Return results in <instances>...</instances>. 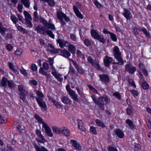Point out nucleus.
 <instances>
[{"instance_id":"37","label":"nucleus","mask_w":151,"mask_h":151,"mask_svg":"<svg viewBox=\"0 0 151 151\" xmlns=\"http://www.w3.org/2000/svg\"><path fill=\"white\" fill-rule=\"evenodd\" d=\"M7 84L9 87L10 88H14L15 85V84L14 83V82L12 80L8 81Z\"/></svg>"},{"instance_id":"36","label":"nucleus","mask_w":151,"mask_h":151,"mask_svg":"<svg viewBox=\"0 0 151 151\" xmlns=\"http://www.w3.org/2000/svg\"><path fill=\"white\" fill-rule=\"evenodd\" d=\"M57 17L58 18L60 19L61 18H63L64 16H65V14H64L61 11H58L57 14Z\"/></svg>"},{"instance_id":"32","label":"nucleus","mask_w":151,"mask_h":151,"mask_svg":"<svg viewBox=\"0 0 151 151\" xmlns=\"http://www.w3.org/2000/svg\"><path fill=\"white\" fill-rule=\"evenodd\" d=\"M21 1L25 7L28 8H29L30 4L29 0H21Z\"/></svg>"},{"instance_id":"7","label":"nucleus","mask_w":151,"mask_h":151,"mask_svg":"<svg viewBox=\"0 0 151 151\" xmlns=\"http://www.w3.org/2000/svg\"><path fill=\"white\" fill-rule=\"evenodd\" d=\"M43 27L41 24H39L37 26L35 27V30L38 33H42L43 35H45V29L46 28L45 27Z\"/></svg>"},{"instance_id":"40","label":"nucleus","mask_w":151,"mask_h":151,"mask_svg":"<svg viewBox=\"0 0 151 151\" xmlns=\"http://www.w3.org/2000/svg\"><path fill=\"white\" fill-rule=\"evenodd\" d=\"M23 51V50L21 49H18L15 52L14 54L17 55H21Z\"/></svg>"},{"instance_id":"39","label":"nucleus","mask_w":151,"mask_h":151,"mask_svg":"<svg viewBox=\"0 0 151 151\" xmlns=\"http://www.w3.org/2000/svg\"><path fill=\"white\" fill-rule=\"evenodd\" d=\"M113 95L118 100H120L121 99V94L118 92H116L113 93Z\"/></svg>"},{"instance_id":"9","label":"nucleus","mask_w":151,"mask_h":151,"mask_svg":"<svg viewBox=\"0 0 151 151\" xmlns=\"http://www.w3.org/2000/svg\"><path fill=\"white\" fill-rule=\"evenodd\" d=\"M36 99L38 104L40 107L45 110L47 106L45 102L41 98L36 97Z\"/></svg>"},{"instance_id":"59","label":"nucleus","mask_w":151,"mask_h":151,"mask_svg":"<svg viewBox=\"0 0 151 151\" xmlns=\"http://www.w3.org/2000/svg\"><path fill=\"white\" fill-rule=\"evenodd\" d=\"M6 49L9 51H11L13 48L12 45L9 44H7L6 46Z\"/></svg>"},{"instance_id":"54","label":"nucleus","mask_w":151,"mask_h":151,"mask_svg":"<svg viewBox=\"0 0 151 151\" xmlns=\"http://www.w3.org/2000/svg\"><path fill=\"white\" fill-rule=\"evenodd\" d=\"M128 81L129 83L133 87L135 88L136 87V86L135 84L134 81L132 79H129Z\"/></svg>"},{"instance_id":"6","label":"nucleus","mask_w":151,"mask_h":151,"mask_svg":"<svg viewBox=\"0 0 151 151\" xmlns=\"http://www.w3.org/2000/svg\"><path fill=\"white\" fill-rule=\"evenodd\" d=\"M125 69L129 74H133L136 70L135 67L132 66L129 64H127L125 66Z\"/></svg>"},{"instance_id":"11","label":"nucleus","mask_w":151,"mask_h":151,"mask_svg":"<svg viewBox=\"0 0 151 151\" xmlns=\"http://www.w3.org/2000/svg\"><path fill=\"white\" fill-rule=\"evenodd\" d=\"M113 59L110 57H109L108 55H106L104 58V65L106 67H108L109 66L110 64L112 62Z\"/></svg>"},{"instance_id":"10","label":"nucleus","mask_w":151,"mask_h":151,"mask_svg":"<svg viewBox=\"0 0 151 151\" xmlns=\"http://www.w3.org/2000/svg\"><path fill=\"white\" fill-rule=\"evenodd\" d=\"M101 81L102 83H108L110 81L109 76L106 75L102 74L99 75Z\"/></svg>"},{"instance_id":"34","label":"nucleus","mask_w":151,"mask_h":151,"mask_svg":"<svg viewBox=\"0 0 151 151\" xmlns=\"http://www.w3.org/2000/svg\"><path fill=\"white\" fill-rule=\"evenodd\" d=\"M96 122L97 125L98 126L101 127L103 128L105 127H106L105 125L99 119H97L96 120Z\"/></svg>"},{"instance_id":"20","label":"nucleus","mask_w":151,"mask_h":151,"mask_svg":"<svg viewBox=\"0 0 151 151\" xmlns=\"http://www.w3.org/2000/svg\"><path fill=\"white\" fill-rule=\"evenodd\" d=\"M62 102L65 104H69L71 103V100L67 96H63L61 98Z\"/></svg>"},{"instance_id":"64","label":"nucleus","mask_w":151,"mask_h":151,"mask_svg":"<svg viewBox=\"0 0 151 151\" xmlns=\"http://www.w3.org/2000/svg\"><path fill=\"white\" fill-rule=\"evenodd\" d=\"M94 4L98 8H100L101 6V5L100 4L97 0L95 1Z\"/></svg>"},{"instance_id":"43","label":"nucleus","mask_w":151,"mask_h":151,"mask_svg":"<svg viewBox=\"0 0 151 151\" xmlns=\"http://www.w3.org/2000/svg\"><path fill=\"white\" fill-rule=\"evenodd\" d=\"M17 29L19 31L22 32L24 33H26L27 32V31L26 29L20 26L17 27Z\"/></svg>"},{"instance_id":"45","label":"nucleus","mask_w":151,"mask_h":151,"mask_svg":"<svg viewBox=\"0 0 151 151\" xmlns=\"http://www.w3.org/2000/svg\"><path fill=\"white\" fill-rule=\"evenodd\" d=\"M90 131L94 134L96 135L97 134L96 128L93 126H91L90 128Z\"/></svg>"},{"instance_id":"24","label":"nucleus","mask_w":151,"mask_h":151,"mask_svg":"<svg viewBox=\"0 0 151 151\" xmlns=\"http://www.w3.org/2000/svg\"><path fill=\"white\" fill-rule=\"evenodd\" d=\"M49 100H50L51 102H52L57 108L59 109L61 107L60 105L58 102L55 100L53 98L50 97L49 98Z\"/></svg>"},{"instance_id":"15","label":"nucleus","mask_w":151,"mask_h":151,"mask_svg":"<svg viewBox=\"0 0 151 151\" xmlns=\"http://www.w3.org/2000/svg\"><path fill=\"white\" fill-rule=\"evenodd\" d=\"M70 141L72 144V145L73 146L76 150H80L81 149V147L78 143L76 141L73 139H71Z\"/></svg>"},{"instance_id":"47","label":"nucleus","mask_w":151,"mask_h":151,"mask_svg":"<svg viewBox=\"0 0 151 151\" xmlns=\"http://www.w3.org/2000/svg\"><path fill=\"white\" fill-rule=\"evenodd\" d=\"M11 19L13 23L15 24H16V23L18 22V20L17 18L14 16H12L11 17Z\"/></svg>"},{"instance_id":"23","label":"nucleus","mask_w":151,"mask_h":151,"mask_svg":"<svg viewBox=\"0 0 151 151\" xmlns=\"http://www.w3.org/2000/svg\"><path fill=\"white\" fill-rule=\"evenodd\" d=\"M125 122L126 124H128L131 129H133L136 128L135 124H133V122L130 119H127L125 121Z\"/></svg>"},{"instance_id":"13","label":"nucleus","mask_w":151,"mask_h":151,"mask_svg":"<svg viewBox=\"0 0 151 151\" xmlns=\"http://www.w3.org/2000/svg\"><path fill=\"white\" fill-rule=\"evenodd\" d=\"M124 10V11L123 13V15L127 20L130 19L132 17V15L130 11L127 9H125Z\"/></svg>"},{"instance_id":"28","label":"nucleus","mask_w":151,"mask_h":151,"mask_svg":"<svg viewBox=\"0 0 151 151\" xmlns=\"http://www.w3.org/2000/svg\"><path fill=\"white\" fill-rule=\"evenodd\" d=\"M116 133L117 136L120 138H123L124 136L123 133L119 129H117L116 130Z\"/></svg>"},{"instance_id":"35","label":"nucleus","mask_w":151,"mask_h":151,"mask_svg":"<svg viewBox=\"0 0 151 151\" xmlns=\"http://www.w3.org/2000/svg\"><path fill=\"white\" fill-rule=\"evenodd\" d=\"M45 35L47 34L49 36L51 37L52 38L54 39L55 38V35L53 34L52 32L49 30H46L45 31Z\"/></svg>"},{"instance_id":"55","label":"nucleus","mask_w":151,"mask_h":151,"mask_svg":"<svg viewBox=\"0 0 151 151\" xmlns=\"http://www.w3.org/2000/svg\"><path fill=\"white\" fill-rule=\"evenodd\" d=\"M48 4L50 6H53L55 5V2L53 0H49L47 2Z\"/></svg>"},{"instance_id":"38","label":"nucleus","mask_w":151,"mask_h":151,"mask_svg":"<svg viewBox=\"0 0 151 151\" xmlns=\"http://www.w3.org/2000/svg\"><path fill=\"white\" fill-rule=\"evenodd\" d=\"M132 107L131 105H130L129 107H128L127 109V113L128 115H130L132 114Z\"/></svg>"},{"instance_id":"51","label":"nucleus","mask_w":151,"mask_h":151,"mask_svg":"<svg viewBox=\"0 0 151 151\" xmlns=\"http://www.w3.org/2000/svg\"><path fill=\"white\" fill-rule=\"evenodd\" d=\"M110 35L112 40L114 41H116L117 40V38L116 35L111 32V34H110Z\"/></svg>"},{"instance_id":"4","label":"nucleus","mask_w":151,"mask_h":151,"mask_svg":"<svg viewBox=\"0 0 151 151\" xmlns=\"http://www.w3.org/2000/svg\"><path fill=\"white\" fill-rule=\"evenodd\" d=\"M88 61L91 63L92 65L95 67V68L100 70H102V68L99 65V63L96 61H95L90 56H89L88 58Z\"/></svg>"},{"instance_id":"14","label":"nucleus","mask_w":151,"mask_h":151,"mask_svg":"<svg viewBox=\"0 0 151 151\" xmlns=\"http://www.w3.org/2000/svg\"><path fill=\"white\" fill-rule=\"evenodd\" d=\"M36 151H49L47 149L43 146L40 147V145L39 146L36 143H34L33 144Z\"/></svg>"},{"instance_id":"48","label":"nucleus","mask_w":151,"mask_h":151,"mask_svg":"<svg viewBox=\"0 0 151 151\" xmlns=\"http://www.w3.org/2000/svg\"><path fill=\"white\" fill-rule=\"evenodd\" d=\"M31 20H25L26 24L27 25V27L29 28L32 27L33 26Z\"/></svg>"},{"instance_id":"1","label":"nucleus","mask_w":151,"mask_h":151,"mask_svg":"<svg viewBox=\"0 0 151 151\" xmlns=\"http://www.w3.org/2000/svg\"><path fill=\"white\" fill-rule=\"evenodd\" d=\"M33 20L34 21L37 22H40L42 23L44 26L47 29H50L52 30H55V25L50 22V20H49V22H47L44 18L41 17L40 16H39L38 15L37 12H35L33 14Z\"/></svg>"},{"instance_id":"41","label":"nucleus","mask_w":151,"mask_h":151,"mask_svg":"<svg viewBox=\"0 0 151 151\" xmlns=\"http://www.w3.org/2000/svg\"><path fill=\"white\" fill-rule=\"evenodd\" d=\"M34 117L35 119H36L39 122L43 124V123H45V122H43L42 119L41 118L40 116H39L37 114H35L34 116Z\"/></svg>"},{"instance_id":"62","label":"nucleus","mask_w":151,"mask_h":151,"mask_svg":"<svg viewBox=\"0 0 151 151\" xmlns=\"http://www.w3.org/2000/svg\"><path fill=\"white\" fill-rule=\"evenodd\" d=\"M20 94L26 96L28 95V94L27 91L25 89L20 92Z\"/></svg>"},{"instance_id":"42","label":"nucleus","mask_w":151,"mask_h":151,"mask_svg":"<svg viewBox=\"0 0 151 151\" xmlns=\"http://www.w3.org/2000/svg\"><path fill=\"white\" fill-rule=\"evenodd\" d=\"M96 39L98 40L100 42L103 43L105 42V40L102 35H100Z\"/></svg>"},{"instance_id":"60","label":"nucleus","mask_w":151,"mask_h":151,"mask_svg":"<svg viewBox=\"0 0 151 151\" xmlns=\"http://www.w3.org/2000/svg\"><path fill=\"white\" fill-rule=\"evenodd\" d=\"M70 37L71 39L73 41H76V37L73 34H70Z\"/></svg>"},{"instance_id":"16","label":"nucleus","mask_w":151,"mask_h":151,"mask_svg":"<svg viewBox=\"0 0 151 151\" xmlns=\"http://www.w3.org/2000/svg\"><path fill=\"white\" fill-rule=\"evenodd\" d=\"M73 9L76 15L78 17L81 19L83 18V15L80 13L76 6H73Z\"/></svg>"},{"instance_id":"33","label":"nucleus","mask_w":151,"mask_h":151,"mask_svg":"<svg viewBox=\"0 0 151 151\" xmlns=\"http://www.w3.org/2000/svg\"><path fill=\"white\" fill-rule=\"evenodd\" d=\"M24 14L25 17V20H32V18L31 15L28 12H27L25 11L24 12Z\"/></svg>"},{"instance_id":"17","label":"nucleus","mask_w":151,"mask_h":151,"mask_svg":"<svg viewBox=\"0 0 151 151\" xmlns=\"http://www.w3.org/2000/svg\"><path fill=\"white\" fill-rule=\"evenodd\" d=\"M52 74L55 76L58 81H62L63 78L61 77V75L57 72L55 70L54 71L52 72Z\"/></svg>"},{"instance_id":"63","label":"nucleus","mask_w":151,"mask_h":151,"mask_svg":"<svg viewBox=\"0 0 151 151\" xmlns=\"http://www.w3.org/2000/svg\"><path fill=\"white\" fill-rule=\"evenodd\" d=\"M76 68L77 70L78 73L81 74H83V71L79 67V66H76Z\"/></svg>"},{"instance_id":"3","label":"nucleus","mask_w":151,"mask_h":151,"mask_svg":"<svg viewBox=\"0 0 151 151\" xmlns=\"http://www.w3.org/2000/svg\"><path fill=\"white\" fill-rule=\"evenodd\" d=\"M109 100V99L106 96L100 97L98 99L96 104L99 106L100 110H103L104 109V101L105 103V104H107Z\"/></svg>"},{"instance_id":"19","label":"nucleus","mask_w":151,"mask_h":151,"mask_svg":"<svg viewBox=\"0 0 151 151\" xmlns=\"http://www.w3.org/2000/svg\"><path fill=\"white\" fill-rule=\"evenodd\" d=\"M61 133L66 137L69 136L70 134V132L69 130L65 127L61 128Z\"/></svg>"},{"instance_id":"53","label":"nucleus","mask_w":151,"mask_h":151,"mask_svg":"<svg viewBox=\"0 0 151 151\" xmlns=\"http://www.w3.org/2000/svg\"><path fill=\"white\" fill-rule=\"evenodd\" d=\"M134 32V34L136 35H138L139 31V28H137V27H134L132 28Z\"/></svg>"},{"instance_id":"57","label":"nucleus","mask_w":151,"mask_h":151,"mask_svg":"<svg viewBox=\"0 0 151 151\" xmlns=\"http://www.w3.org/2000/svg\"><path fill=\"white\" fill-rule=\"evenodd\" d=\"M84 44L87 46H88L91 44L90 40L88 39H86L84 42Z\"/></svg>"},{"instance_id":"5","label":"nucleus","mask_w":151,"mask_h":151,"mask_svg":"<svg viewBox=\"0 0 151 151\" xmlns=\"http://www.w3.org/2000/svg\"><path fill=\"white\" fill-rule=\"evenodd\" d=\"M57 43L59 44L60 47L61 48L63 47L64 46L68 48L71 45L69 42L60 39H57Z\"/></svg>"},{"instance_id":"21","label":"nucleus","mask_w":151,"mask_h":151,"mask_svg":"<svg viewBox=\"0 0 151 151\" xmlns=\"http://www.w3.org/2000/svg\"><path fill=\"white\" fill-rule=\"evenodd\" d=\"M8 65L9 68L11 70L13 71L15 73H17V67L15 65H14L13 63L11 62L8 63Z\"/></svg>"},{"instance_id":"46","label":"nucleus","mask_w":151,"mask_h":151,"mask_svg":"<svg viewBox=\"0 0 151 151\" xmlns=\"http://www.w3.org/2000/svg\"><path fill=\"white\" fill-rule=\"evenodd\" d=\"M142 88L145 90L148 89L149 88L148 84L146 82H144L142 83Z\"/></svg>"},{"instance_id":"50","label":"nucleus","mask_w":151,"mask_h":151,"mask_svg":"<svg viewBox=\"0 0 151 151\" xmlns=\"http://www.w3.org/2000/svg\"><path fill=\"white\" fill-rule=\"evenodd\" d=\"M48 61L49 63V64L51 67L52 69H54L53 66V59L52 58H50L48 59Z\"/></svg>"},{"instance_id":"52","label":"nucleus","mask_w":151,"mask_h":151,"mask_svg":"<svg viewBox=\"0 0 151 151\" xmlns=\"http://www.w3.org/2000/svg\"><path fill=\"white\" fill-rule=\"evenodd\" d=\"M131 93L133 94L134 96H137L139 95V93L137 90L132 89L130 90Z\"/></svg>"},{"instance_id":"26","label":"nucleus","mask_w":151,"mask_h":151,"mask_svg":"<svg viewBox=\"0 0 151 151\" xmlns=\"http://www.w3.org/2000/svg\"><path fill=\"white\" fill-rule=\"evenodd\" d=\"M139 31H142L145 35L147 37H150V35L149 32L147 30V29L144 28H142L140 27H139Z\"/></svg>"},{"instance_id":"31","label":"nucleus","mask_w":151,"mask_h":151,"mask_svg":"<svg viewBox=\"0 0 151 151\" xmlns=\"http://www.w3.org/2000/svg\"><path fill=\"white\" fill-rule=\"evenodd\" d=\"M76 48L73 45H71L68 48V50L72 54H74L76 53Z\"/></svg>"},{"instance_id":"29","label":"nucleus","mask_w":151,"mask_h":151,"mask_svg":"<svg viewBox=\"0 0 151 151\" xmlns=\"http://www.w3.org/2000/svg\"><path fill=\"white\" fill-rule=\"evenodd\" d=\"M7 30V29L3 27L1 23L0 22V32L2 35H4L5 32Z\"/></svg>"},{"instance_id":"12","label":"nucleus","mask_w":151,"mask_h":151,"mask_svg":"<svg viewBox=\"0 0 151 151\" xmlns=\"http://www.w3.org/2000/svg\"><path fill=\"white\" fill-rule=\"evenodd\" d=\"M68 90L69 94L71 98L73 100L76 101H78V99L77 97V95L74 91L71 89H69Z\"/></svg>"},{"instance_id":"22","label":"nucleus","mask_w":151,"mask_h":151,"mask_svg":"<svg viewBox=\"0 0 151 151\" xmlns=\"http://www.w3.org/2000/svg\"><path fill=\"white\" fill-rule=\"evenodd\" d=\"M8 81V80L7 78L4 77H3L2 80L0 83V86H3L5 88L7 86Z\"/></svg>"},{"instance_id":"27","label":"nucleus","mask_w":151,"mask_h":151,"mask_svg":"<svg viewBox=\"0 0 151 151\" xmlns=\"http://www.w3.org/2000/svg\"><path fill=\"white\" fill-rule=\"evenodd\" d=\"M53 132L56 134H59L61 133V128L56 126H53L52 128Z\"/></svg>"},{"instance_id":"30","label":"nucleus","mask_w":151,"mask_h":151,"mask_svg":"<svg viewBox=\"0 0 151 151\" xmlns=\"http://www.w3.org/2000/svg\"><path fill=\"white\" fill-rule=\"evenodd\" d=\"M39 72L43 75H45L47 78H49L50 76V74H47L46 72H45L42 67H41L40 69Z\"/></svg>"},{"instance_id":"25","label":"nucleus","mask_w":151,"mask_h":151,"mask_svg":"<svg viewBox=\"0 0 151 151\" xmlns=\"http://www.w3.org/2000/svg\"><path fill=\"white\" fill-rule=\"evenodd\" d=\"M91 36L95 39H96L100 35L94 29L91 30Z\"/></svg>"},{"instance_id":"2","label":"nucleus","mask_w":151,"mask_h":151,"mask_svg":"<svg viewBox=\"0 0 151 151\" xmlns=\"http://www.w3.org/2000/svg\"><path fill=\"white\" fill-rule=\"evenodd\" d=\"M114 52V55L115 58L118 61L117 62H114L113 64H119L120 65H122L124 63L123 60L122 58L121 53L119 52V49L117 46H115L113 49Z\"/></svg>"},{"instance_id":"58","label":"nucleus","mask_w":151,"mask_h":151,"mask_svg":"<svg viewBox=\"0 0 151 151\" xmlns=\"http://www.w3.org/2000/svg\"><path fill=\"white\" fill-rule=\"evenodd\" d=\"M23 8V6L22 4H19V3L18 4L17 8L18 11L20 12H22V9Z\"/></svg>"},{"instance_id":"18","label":"nucleus","mask_w":151,"mask_h":151,"mask_svg":"<svg viewBox=\"0 0 151 151\" xmlns=\"http://www.w3.org/2000/svg\"><path fill=\"white\" fill-rule=\"evenodd\" d=\"M60 55L66 58H68L70 55V52L66 50H63L61 51Z\"/></svg>"},{"instance_id":"44","label":"nucleus","mask_w":151,"mask_h":151,"mask_svg":"<svg viewBox=\"0 0 151 151\" xmlns=\"http://www.w3.org/2000/svg\"><path fill=\"white\" fill-rule=\"evenodd\" d=\"M88 87L90 90L93 93H97L98 91H97L92 86L90 85H87Z\"/></svg>"},{"instance_id":"61","label":"nucleus","mask_w":151,"mask_h":151,"mask_svg":"<svg viewBox=\"0 0 151 151\" xmlns=\"http://www.w3.org/2000/svg\"><path fill=\"white\" fill-rule=\"evenodd\" d=\"M42 66L43 68L46 70H48L49 68L48 65L45 62L43 63Z\"/></svg>"},{"instance_id":"49","label":"nucleus","mask_w":151,"mask_h":151,"mask_svg":"<svg viewBox=\"0 0 151 151\" xmlns=\"http://www.w3.org/2000/svg\"><path fill=\"white\" fill-rule=\"evenodd\" d=\"M77 121L78 123V127L79 129H82L83 126V122L82 120L78 119Z\"/></svg>"},{"instance_id":"8","label":"nucleus","mask_w":151,"mask_h":151,"mask_svg":"<svg viewBox=\"0 0 151 151\" xmlns=\"http://www.w3.org/2000/svg\"><path fill=\"white\" fill-rule=\"evenodd\" d=\"M42 127L44 128L45 131V132L47 135L50 137H52L53 135L51 132L50 128L45 123H43L42 125Z\"/></svg>"},{"instance_id":"56","label":"nucleus","mask_w":151,"mask_h":151,"mask_svg":"<svg viewBox=\"0 0 151 151\" xmlns=\"http://www.w3.org/2000/svg\"><path fill=\"white\" fill-rule=\"evenodd\" d=\"M31 69L33 71H36L37 70V67L35 64H32L31 66Z\"/></svg>"}]
</instances>
